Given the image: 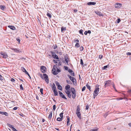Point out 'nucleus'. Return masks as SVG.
<instances>
[{
  "mask_svg": "<svg viewBox=\"0 0 131 131\" xmlns=\"http://www.w3.org/2000/svg\"><path fill=\"white\" fill-rule=\"evenodd\" d=\"M99 85L98 84H96L95 86V88L94 92L93 95L94 98H95V97L97 96L99 94Z\"/></svg>",
  "mask_w": 131,
  "mask_h": 131,
  "instance_id": "obj_1",
  "label": "nucleus"
},
{
  "mask_svg": "<svg viewBox=\"0 0 131 131\" xmlns=\"http://www.w3.org/2000/svg\"><path fill=\"white\" fill-rule=\"evenodd\" d=\"M40 76L42 79H44L45 80V81L48 84L49 83V79L48 76L46 74H43V77L42 74H40Z\"/></svg>",
  "mask_w": 131,
  "mask_h": 131,
  "instance_id": "obj_2",
  "label": "nucleus"
},
{
  "mask_svg": "<svg viewBox=\"0 0 131 131\" xmlns=\"http://www.w3.org/2000/svg\"><path fill=\"white\" fill-rule=\"evenodd\" d=\"M80 106L78 105L77 107V109L76 112V114L78 118L80 119H81V113L80 112Z\"/></svg>",
  "mask_w": 131,
  "mask_h": 131,
  "instance_id": "obj_3",
  "label": "nucleus"
},
{
  "mask_svg": "<svg viewBox=\"0 0 131 131\" xmlns=\"http://www.w3.org/2000/svg\"><path fill=\"white\" fill-rule=\"evenodd\" d=\"M51 53L52 56L53 58L56 59H59L58 56L54 52H51Z\"/></svg>",
  "mask_w": 131,
  "mask_h": 131,
  "instance_id": "obj_4",
  "label": "nucleus"
},
{
  "mask_svg": "<svg viewBox=\"0 0 131 131\" xmlns=\"http://www.w3.org/2000/svg\"><path fill=\"white\" fill-rule=\"evenodd\" d=\"M56 67V66L55 65H54V66L53 67L52 69V72L53 74L54 75H56L58 74V73H57L56 70V69L55 68Z\"/></svg>",
  "mask_w": 131,
  "mask_h": 131,
  "instance_id": "obj_5",
  "label": "nucleus"
},
{
  "mask_svg": "<svg viewBox=\"0 0 131 131\" xmlns=\"http://www.w3.org/2000/svg\"><path fill=\"white\" fill-rule=\"evenodd\" d=\"M40 70L41 72L43 73H45L46 72V68L44 66H41V67Z\"/></svg>",
  "mask_w": 131,
  "mask_h": 131,
  "instance_id": "obj_6",
  "label": "nucleus"
},
{
  "mask_svg": "<svg viewBox=\"0 0 131 131\" xmlns=\"http://www.w3.org/2000/svg\"><path fill=\"white\" fill-rule=\"evenodd\" d=\"M111 82V81L110 80L106 81V82H105V87H106L109 86Z\"/></svg>",
  "mask_w": 131,
  "mask_h": 131,
  "instance_id": "obj_7",
  "label": "nucleus"
},
{
  "mask_svg": "<svg viewBox=\"0 0 131 131\" xmlns=\"http://www.w3.org/2000/svg\"><path fill=\"white\" fill-rule=\"evenodd\" d=\"M58 92L59 93L60 96L63 98L65 99L66 100L67 99L66 97L64 95L63 93H62L60 91H59Z\"/></svg>",
  "mask_w": 131,
  "mask_h": 131,
  "instance_id": "obj_8",
  "label": "nucleus"
},
{
  "mask_svg": "<svg viewBox=\"0 0 131 131\" xmlns=\"http://www.w3.org/2000/svg\"><path fill=\"white\" fill-rule=\"evenodd\" d=\"M65 92L67 94V95L68 96L69 98H70L71 97V95L70 93V92L69 90L65 91Z\"/></svg>",
  "mask_w": 131,
  "mask_h": 131,
  "instance_id": "obj_9",
  "label": "nucleus"
},
{
  "mask_svg": "<svg viewBox=\"0 0 131 131\" xmlns=\"http://www.w3.org/2000/svg\"><path fill=\"white\" fill-rule=\"evenodd\" d=\"M121 7V4L120 3H117L115 6V7L116 8H120Z\"/></svg>",
  "mask_w": 131,
  "mask_h": 131,
  "instance_id": "obj_10",
  "label": "nucleus"
},
{
  "mask_svg": "<svg viewBox=\"0 0 131 131\" xmlns=\"http://www.w3.org/2000/svg\"><path fill=\"white\" fill-rule=\"evenodd\" d=\"M70 80L72 81L74 85H75V83H76V80L73 77H72L70 79Z\"/></svg>",
  "mask_w": 131,
  "mask_h": 131,
  "instance_id": "obj_11",
  "label": "nucleus"
},
{
  "mask_svg": "<svg viewBox=\"0 0 131 131\" xmlns=\"http://www.w3.org/2000/svg\"><path fill=\"white\" fill-rule=\"evenodd\" d=\"M12 49L14 50L15 52L17 53H19L21 51L20 50L16 48H12Z\"/></svg>",
  "mask_w": 131,
  "mask_h": 131,
  "instance_id": "obj_12",
  "label": "nucleus"
},
{
  "mask_svg": "<svg viewBox=\"0 0 131 131\" xmlns=\"http://www.w3.org/2000/svg\"><path fill=\"white\" fill-rule=\"evenodd\" d=\"M0 114L4 115L6 116H8V114L7 113L5 112L0 111Z\"/></svg>",
  "mask_w": 131,
  "mask_h": 131,
  "instance_id": "obj_13",
  "label": "nucleus"
},
{
  "mask_svg": "<svg viewBox=\"0 0 131 131\" xmlns=\"http://www.w3.org/2000/svg\"><path fill=\"white\" fill-rule=\"evenodd\" d=\"M72 97L74 99L76 96L75 92H73L72 91Z\"/></svg>",
  "mask_w": 131,
  "mask_h": 131,
  "instance_id": "obj_14",
  "label": "nucleus"
},
{
  "mask_svg": "<svg viewBox=\"0 0 131 131\" xmlns=\"http://www.w3.org/2000/svg\"><path fill=\"white\" fill-rule=\"evenodd\" d=\"M96 4V3L95 2H90L88 3L87 4L88 5H95Z\"/></svg>",
  "mask_w": 131,
  "mask_h": 131,
  "instance_id": "obj_15",
  "label": "nucleus"
},
{
  "mask_svg": "<svg viewBox=\"0 0 131 131\" xmlns=\"http://www.w3.org/2000/svg\"><path fill=\"white\" fill-rule=\"evenodd\" d=\"M65 61H66V63H68L69 61V59L68 57L67 56H65Z\"/></svg>",
  "mask_w": 131,
  "mask_h": 131,
  "instance_id": "obj_16",
  "label": "nucleus"
},
{
  "mask_svg": "<svg viewBox=\"0 0 131 131\" xmlns=\"http://www.w3.org/2000/svg\"><path fill=\"white\" fill-rule=\"evenodd\" d=\"M95 13L98 15L100 16H103V14L101 13V12H95Z\"/></svg>",
  "mask_w": 131,
  "mask_h": 131,
  "instance_id": "obj_17",
  "label": "nucleus"
},
{
  "mask_svg": "<svg viewBox=\"0 0 131 131\" xmlns=\"http://www.w3.org/2000/svg\"><path fill=\"white\" fill-rule=\"evenodd\" d=\"M8 27L13 30L15 29V27L13 26H8Z\"/></svg>",
  "mask_w": 131,
  "mask_h": 131,
  "instance_id": "obj_18",
  "label": "nucleus"
},
{
  "mask_svg": "<svg viewBox=\"0 0 131 131\" xmlns=\"http://www.w3.org/2000/svg\"><path fill=\"white\" fill-rule=\"evenodd\" d=\"M70 88V86L68 85H67L65 87V89L67 91L69 90V89Z\"/></svg>",
  "mask_w": 131,
  "mask_h": 131,
  "instance_id": "obj_19",
  "label": "nucleus"
},
{
  "mask_svg": "<svg viewBox=\"0 0 131 131\" xmlns=\"http://www.w3.org/2000/svg\"><path fill=\"white\" fill-rule=\"evenodd\" d=\"M52 111L50 112V114L48 118L49 119H51L52 117Z\"/></svg>",
  "mask_w": 131,
  "mask_h": 131,
  "instance_id": "obj_20",
  "label": "nucleus"
},
{
  "mask_svg": "<svg viewBox=\"0 0 131 131\" xmlns=\"http://www.w3.org/2000/svg\"><path fill=\"white\" fill-rule=\"evenodd\" d=\"M86 86L87 89H88L90 91H91V88L90 86L88 83L86 84Z\"/></svg>",
  "mask_w": 131,
  "mask_h": 131,
  "instance_id": "obj_21",
  "label": "nucleus"
},
{
  "mask_svg": "<svg viewBox=\"0 0 131 131\" xmlns=\"http://www.w3.org/2000/svg\"><path fill=\"white\" fill-rule=\"evenodd\" d=\"M53 92L54 93V95L55 96L58 95V93L56 90H53Z\"/></svg>",
  "mask_w": 131,
  "mask_h": 131,
  "instance_id": "obj_22",
  "label": "nucleus"
},
{
  "mask_svg": "<svg viewBox=\"0 0 131 131\" xmlns=\"http://www.w3.org/2000/svg\"><path fill=\"white\" fill-rule=\"evenodd\" d=\"M52 89L53 91L56 90V86L55 84L54 83H53V85Z\"/></svg>",
  "mask_w": 131,
  "mask_h": 131,
  "instance_id": "obj_23",
  "label": "nucleus"
},
{
  "mask_svg": "<svg viewBox=\"0 0 131 131\" xmlns=\"http://www.w3.org/2000/svg\"><path fill=\"white\" fill-rule=\"evenodd\" d=\"M8 57V56L7 54L5 53L3 56V58H6Z\"/></svg>",
  "mask_w": 131,
  "mask_h": 131,
  "instance_id": "obj_24",
  "label": "nucleus"
},
{
  "mask_svg": "<svg viewBox=\"0 0 131 131\" xmlns=\"http://www.w3.org/2000/svg\"><path fill=\"white\" fill-rule=\"evenodd\" d=\"M0 7L2 10H4L5 8V6L3 5H1Z\"/></svg>",
  "mask_w": 131,
  "mask_h": 131,
  "instance_id": "obj_25",
  "label": "nucleus"
},
{
  "mask_svg": "<svg viewBox=\"0 0 131 131\" xmlns=\"http://www.w3.org/2000/svg\"><path fill=\"white\" fill-rule=\"evenodd\" d=\"M66 30V27H62L61 28V31L62 32L63 31Z\"/></svg>",
  "mask_w": 131,
  "mask_h": 131,
  "instance_id": "obj_26",
  "label": "nucleus"
},
{
  "mask_svg": "<svg viewBox=\"0 0 131 131\" xmlns=\"http://www.w3.org/2000/svg\"><path fill=\"white\" fill-rule=\"evenodd\" d=\"M21 70L22 71L26 73L27 72L26 69L24 68V67H21Z\"/></svg>",
  "mask_w": 131,
  "mask_h": 131,
  "instance_id": "obj_27",
  "label": "nucleus"
},
{
  "mask_svg": "<svg viewBox=\"0 0 131 131\" xmlns=\"http://www.w3.org/2000/svg\"><path fill=\"white\" fill-rule=\"evenodd\" d=\"M58 89L60 90H62V87L60 85L58 86Z\"/></svg>",
  "mask_w": 131,
  "mask_h": 131,
  "instance_id": "obj_28",
  "label": "nucleus"
},
{
  "mask_svg": "<svg viewBox=\"0 0 131 131\" xmlns=\"http://www.w3.org/2000/svg\"><path fill=\"white\" fill-rule=\"evenodd\" d=\"M47 15L49 17V18H51V15L49 13H47Z\"/></svg>",
  "mask_w": 131,
  "mask_h": 131,
  "instance_id": "obj_29",
  "label": "nucleus"
},
{
  "mask_svg": "<svg viewBox=\"0 0 131 131\" xmlns=\"http://www.w3.org/2000/svg\"><path fill=\"white\" fill-rule=\"evenodd\" d=\"M62 118H61L58 117L57 119V120L58 121H62Z\"/></svg>",
  "mask_w": 131,
  "mask_h": 131,
  "instance_id": "obj_30",
  "label": "nucleus"
},
{
  "mask_svg": "<svg viewBox=\"0 0 131 131\" xmlns=\"http://www.w3.org/2000/svg\"><path fill=\"white\" fill-rule=\"evenodd\" d=\"M7 125L10 128H12L13 127V126L12 125H11L9 124L8 123L7 124Z\"/></svg>",
  "mask_w": 131,
  "mask_h": 131,
  "instance_id": "obj_31",
  "label": "nucleus"
},
{
  "mask_svg": "<svg viewBox=\"0 0 131 131\" xmlns=\"http://www.w3.org/2000/svg\"><path fill=\"white\" fill-rule=\"evenodd\" d=\"M4 78L2 77V75H1V76H0V80L3 81V80H4Z\"/></svg>",
  "mask_w": 131,
  "mask_h": 131,
  "instance_id": "obj_32",
  "label": "nucleus"
},
{
  "mask_svg": "<svg viewBox=\"0 0 131 131\" xmlns=\"http://www.w3.org/2000/svg\"><path fill=\"white\" fill-rule=\"evenodd\" d=\"M120 19L119 18L117 20H116V21L117 22L116 23H119L120 22Z\"/></svg>",
  "mask_w": 131,
  "mask_h": 131,
  "instance_id": "obj_33",
  "label": "nucleus"
},
{
  "mask_svg": "<svg viewBox=\"0 0 131 131\" xmlns=\"http://www.w3.org/2000/svg\"><path fill=\"white\" fill-rule=\"evenodd\" d=\"M74 42H79V41L78 39H74Z\"/></svg>",
  "mask_w": 131,
  "mask_h": 131,
  "instance_id": "obj_34",
  "label": "nucleus"
},
{
  "mask_svg": "<svg viewBox=\"0 0 131 131\" xmlns=\"http://www.w3.org/2000/svg\"><path fill=\"white\" fill-rule=\"evenodd\" d=\"M63 113H61L60 114V117L62 118H63Z\"/></svg>",
  "mask_w": 131,
  "mask_h": 131,
  "instance_id": "obj_35",
  "label": "nucleus"
},
{
  "mask_svg": "<svg viewBox=\"0 0 131 131\" xmlns=\"http://www.w3.org/2000/svg\"><path fill=\"white\" fill-rule=\"evenodd\" d=\"M80 46L79 44L78 43H76V44H75V46L77 47H80Z\"/></svg>",
  "mask_w": 131,
  "mask_h": 131,
  "instance_id": "obj_36",
  "label": "nucleus"
},
{
  "mask_svg": "<svg viewBox=\"0 0 131 131\" xmlns=\"http://www.w3.org/2000/svg\"><path fill=\"white\" fill-rule=\"evenodd\" d=\"M83 30H82V29H81L79 30V32L80 34H81L82 35H83Z\"/></svg>",
  "mask_w": 131,
  "mask_h": 131,
  "instance_id": "obj_37",
  "label": "nucleus"
},
{
  "mask_svg": "<svg viewBox=\"0 0 131 131\" xmlns=\"http://www.w3.org/2000/svg\"><path fill=\"white\" fill-rule=\"evenodd\" d=\"M20 89L21 90H24V89L23 87L22 86V84H21L20 85Z\"/></svg>",
  "mask_w": 131,
  "mask_h": 131,
  "instance_id": "obj_38",
  "label": "nucleus"
},
{
  "mask_svg": "<svg viewBox=\"0 0 131 131\" xmlns=\"http://www.w3.org/2000/svg\"><path fill=\"white\" fill-rule=\"evenodd\" d=\"M80 64H81L82 66L83 64V61L81 59L80 60Z\"/></svg>",
  "mask_w": 131,
  "mask_h": 131,
  "instance_id": "obj_39",
  "label": "nucleus"
},
{
  "mask_svg": "<svg viewBox=\"0 0 131 131\" xmlns=\"http://www.w3.org/2000/svg\"><path fill=\"white\" fill-rule=\"evenodd\" d=\"M43 89L42 88H41L40 89V91L41 93V94L42 95L43 94Z\"/></svg>",
  "mask_w": 131,
  "mask_h": 131,
  "instance_id": "obj_40",
  "label": "nucleus"
},
{
  "mask_svg": "<svg viewBox=\"0 0 131 131\" xmlns=\"http://www.w3.org/2000/svg\"><path fill=\"white\" fill-rule=\"evenodd\" d=\"M66 82L67 83L69 84H71L72 83L71 82V81H68V80H67Z\"/></svg>",
  "mask_w": 131,
  "mask_h": 131,
  "instance_id": "obj_41",
  "label": "nucleus"
},
{
  "mask_svg": "<svg viewBox=\"0 0 131 131\" xmlns=\"http://www.w3.org/2000/svg\"><path fill=\"white\" fill-rule=\"evenodd\" d=\"M83 50V47L82 46H81L80 48V50L81 51H82Z\"/></svg>",
  "mask_w": 131,
  "mask_h": 131,
  "instance_id": "obj_42",
  "label": "nucleus"
},
{
  "mask_svg": "<svg viewBox=\"0 0 131 131\" xmlns=\"http://www.w3.org/2000/svg\"><path fill=\"white\" fill-rule=\"evenodd\" d=\"M71 92H72V91L74 92H75V89L74 88H71Z\"/></svg>",
  "mask_w": 131,
  "mask_h": 131,
  "instance_id": "obj_43",
  "label": "nucleus"
},
{
  "mask_svg": "<svg viewBox=\"0 0 131 131\" xmlns=\"http://www.w3.org/2000/svg\"><path fill=\"white\" fill-rule=\"evenodd\" d=\"M70 73L71 75L73 76H74L75 75H74V73L73 71H72V72H71Z\"/></svg>",
  "mask_w": 131,
  "mask_h": 131,
  "instance_id": "obj_44",
  "label": "nucleus"
},
{
  "mask_svg": "<svg viewBox=\"0 0 131 131\" xmlns=\"http://www.w3.org/2000/svg\"><path fill=\"white\" fill-rule=\"evenodd\" d=\"M86 87L85 86H83L82 89V91H84L85 90Z\"/></svg>",
  "mask_w": 131,
  "mask_h": 131,
  "instance_id": "obj_45",
  "label": "nucleus"
},
{
  "mask_svg": "<svg viewBox=\"0 0 131 131\" xmlns=\"http://www.w3.org/2000/svg\"><path fill=\"white\" fill-rule=\"evenodd\" d=\"M98 128H96L95 129H91L90 131H97Z\"/></svg>",
  "mask_w": 131,
  "mask_h": 131,
  "instance_id": "obj_46",
  "label": "nucleus"
},
{
  "mask_svg": "<svg viewBox=\"0 0 131 131\" xmlns=\"http://www.w3.org/2000/svg\"><path fill=\"white\" fill-rule=\"evenodd\" d=\"M56 106L55 105H54L53 106V110L54 111L56 109Z\"/></svg>",
  "mask_w": 131,
  "mask_h": 131,
  "instance_id": "obj_47",
  "label": "nucleus"
},
{
  "mask_svg": "<svg viewBox=\"0 0 131 131\" xmlns=\"http://www.w3.org/2000/svg\"><path fill=\"white\" fill-rule=\"evenodd\" d=\"M60 61L59 60H57L56 61L54 62L57 65V64L59 62H60Z\"/></svg>",
  "mask_w": 131,
  "mask_h": 131,
  "instance_id": "obj_48",
  "label": "nucleus"
},
{
  "mask_svg": "<svg viewBox=\"0 0 131 131\" xmlns=\"http://www.w3.org/2000/svg\"><path fill=\"white\" fill-rule=\"evenodd\" d=\"M25 74H27L28 75V76L29 77V78L30 79H31V77L30 76L29 74L28 73V72H26V73H25Z\"/></svg>",
  "mask_w": 131,
  "mask_h": 131,
  "instance_id": "obj_49",
  "label": "nucleus"
},
{
  "mask_svg": "<svg viewBox=\"0 0 131 131\" xmlns=\"http://www.w3.org/2000/svg\"><path fill=\"white\" fill-rule=\"evenodd\" d=\"M56 85L57 86H58L60 85V84L59 83V82H56Z\"/></svg>",
  "mask_w": 131,
  "mask_h": 131,
  "instance_id": "obj_50",
  "label": "nucleus"
},
{
  "mask_svg": "<svg viewBox=\"0 0 131 131\" xmlns=\"http://www.w3.org/2000/svg\"><path fill=\"white\" fill-rule=\"evenodd\" d=\"M12 129L13 131H18L15 128L13 127Z\"/></svg>",
  "mask_w": 131,
  "mask_h": 131,
  "instance_id": "obj_51",
  "label": "nucleus"
},
{
  "mask_svg": "<svg viewBox=\"0 0 131 131\" xmlns=\"http://www.w3.org/2000/svg\"><path fill=\"white\" fill-rule=\"evenodd\" d=\"M64 68L66 70H68V68L67 67L64 66Z\"/></svg>",
  "mask_w": 131,
  "mask_h": 131,
  "instance_id": "obj_52",
  "label": "nucleus"
},
{
  "mask_svg": "<svg viewBox=\"0 0 131 131\" xmlns=\"http://www.w3.org/2000/svg\"><path fill=\"white\" fill-rule=\"evenodd\" d=\"M10 81L12 82H14V81H15V80L13 78H12L11 80H10Z\"/></svg>",
  "mask_w": 131,
  "mask_h": 131,
  "instance_id": "obj_53",
  "label": "nucleus"
},
{
  "mask_svg": "<svg viewBox=\"0 0 131 131\" xmlns=\"http://www.w3.org/2000/svg\"><path fill=\"white\" fill-rule=\"evenodd\" d=\"M67 121L70 122V119L69 117L68 116H67Z\"/></svg>",
  "mask_w": 131,
  "mask_h": 131,
  "instance_id": "obj_54",
  "label": "nucleus"
},
{
  "mask_svg": "<svg viewBox=\"0 0 131 131\" xmlns=\"http://www.w3.org/2000/svg\"><path fill=\"white\" fill-rule=\"evenodd\" d=\"M68 71L69 72H70V73L71 72H72L73 71H72V70L71 69H69V70H68Z\"/></svg>",
  "mask_w": 131,
  "mask_h": 131,
  "instance_id": "obj_55",
  "label": "nucleus"
},
{
  "mask_svg": "<svg viewBox=\"0 0 131 131\" xmlns=\"http://www.w3.org/2000/svg\"><path fill=\"white\" fill-rule=\"evenodd\" d=\"M61 64L62 63L60 61L58 63V65L59 66H61Z\"/></svg>",
  "mask_w": 131,
  "mask_h": 131,
  "instance_id": "obj_56",
  "label": "nucleus"
},
{
  "mask_svg": "<svg viewBox=\"0 0 131 131\" xmlns=\"http://www.w3.org/2000/svg\"><path fill=\"white\" fill-rule=\"evenodd\" d=\"M107 68V66H104L103 68V69H105L106 68Z\"/></svg>",
  "mask_w": 131,
  "mask_h": 131,
  "instance_id": "obj_57",
  "label": "nucleus"
},
{
  "mask_svg": "<svg viewBox=\"0 0 131 131\" xmlns=\"http://www.w3.org/2000/svg\"><path fill=\"white\" fill-rule=\"evenodd\" d=\"M99 58L101 59L103 57V56L102 55H100L99 56Z\"/></svg>",
  "mask_w": 131,
  "mask_h": 131,
  "instance_id": "obj_58",
  "label": "nucleus"
},
{
  "mask_svg": "<svg viewBox=\"0 0 131 131\" xmlns=\"http://www.w3.org/2000/svg\"><path fill=\"white\" fill-rule=\"evenodd\" d=\"M127 55H131V53L128 52L127 53Z\"/></svg>",
  "mask_w": 131,
  "mask_h": 131,
  "instance_id": "obj_59",
  "label": "nucleus"
},
{
  "mask_svg": "<svg viewBox=\"0 0 131 131\" xmlns=\"http://www.w3.org/2000/svg\"><path fill=\"white\" fill-rule=\"evenodd\" d=\"M57 47H58L56 45H55V46H54V49H56L57 48Z\"/></svg>",
  "mask_w": 131,
  "mask_h": 131,
  "instance_id": "obj_60",
  "label": "nucleus"
},
{
  "mask_svg": "<svg viewBox=\"0 0 131 131\" xmlns=\"http://www.w3.org/2000/svg\"><path fill=\"white\" fill-rule=\"evenodd\" d=\"M25 59V58H24L23 57V58H20L19 60H23V59H24H24Z\"/></svg>",
  "mask_w": 131,
  "mask_h": 131,
  "instance_id": "obj_61",
  "label": "nucleus"
},
{
  "mask_svg": "<svg viewBox=\"0 0 131 131\" xmlns=\"http://www.w3.org/2000/svg\"><path fill=\"white\" fill-rule=\"evenodd\" d=\"M17 108V107H15L13 108V110H16Z\"/></svg>",
  "mask_w": 131,
  "mask_h": 131,
  "instance_id": "obj_62",
  "label": "nucleus"
},
{
  "mask_svg": "<svg viewBox=\"0 0 131 131\" xmlns=\"http://www.w3.org/2000/svg\"><path fill=\"white\" fill-rule=\"evenodd\" d=\"M57 70L58 72H60V70L58 68H57Z\"/></svg>",
  "mask_w": 131,
  "mask_h": 131,
  "instance_id": "obj_63",
  "label": "nucleus"
},
{
  "mask_svg": "<svg viewBox=\"0 0 131 131\" xmlns=\"http://www.w3.org/2000/svg\"><path fill=\"white\" fill-rule=\"evenodd\" d=\"M89 107L88 106V105H87L86 106V110H88L89 108Z\"/></svg>",
  "mask_w": 131,
  "mask_h": 131,
  "instance_id": "obj_64",
  "label": "nucleus"
}]
</instances>
